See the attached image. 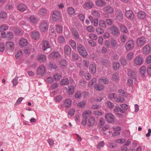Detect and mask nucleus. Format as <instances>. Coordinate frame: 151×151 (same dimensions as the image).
Masks as SVG:
<instances>
[{
  "label": "nucleus",
  "instance_id": "nucleus-1",
  "mask_svg": "<svg viewBox=\"0 0 151 151\" xmlns=\"http://www.w3.org/2000/svg\"><path fill=\"white\" fill-rule=\"evenodd\" d=\"M77 50L79 54L83 58H86L87 57L88 53L83 45L80 44L78 45Z\"/></svg>",
  "mask_w": 151,
  "mask_h": 151
},
{
  "label": "nucleus",
  "instance_id": "nucleus-2",
  "mask_svg": "<svg viewBox=\"0 0 151 151\" xmlns=\"http://www.w3.org/2000/svg\"><path fill=\"white\" fill-rule=\"evenodd\" d=\"M147 42V39L143 37H139L137 41V45L140 47H141Z\"/></svg>",
  "mask_w": 151,
  "mask_h": 151
},
{
  "label": "nucleus",
  "instance_id": "nucleus-3",
  "mask_svg": "<svg viewBox=\"0 0 151 151\" xmlns=\"http://www.w3.org/2000/svg\"><path fill=\"white\" fill-rule=\"evenodd\" d=\"M70 30L71 32L73 38L76 40H78L79 39L80 35L79 34L76 28L74 27H71L70 29Z\"/></svg>",
  "mask_w": 151,
  "mask_h": 151
},
{
  "label": "nucleus",
  "instance_id": "nucleus-4",
  "mask_svg": "<svg viewBox=\"0 0 151 151\" xmlns=\"http://www.w3.org/2000/svg\"><path fill=\"white\" fill-rule=\"evenodd\" d=\"M116 19L117 20L121 21L123 19V15L120 9H118L115 11Z\"/></svg>",
  "mask_w": 151,
  "mask_h": 151
},
{
  "label": "nucleus",
  "instance_id": "nucleus-5",
  "mask_svg": "<svg viewBox=\"0 0 151 151\" xmlns=\"http://www.w3.org/2000/svg\"><path fill=\"white\" fill-rule=\"evenodd\" d=\"M47 22V21L44 20L40 24L39 27L41 31L44 32L47 30L48 26Z\"/></svg>",
  "mask_w": 151,
  "mask_h": 151
},
{
  "label": "nucleus",
  "instance_id": "nucleus-6",
  "mask_svg": "<svg viewBox=\"0 0 151 151\" xmlns=\"http://www.w3.org/2000/svg\"><path fill=\"white\" fill-rule=\"evenodd\" d=\"M52 19L53 21H57L59 20L61 17L60 13L58 11H55L52 13Z\"/></svg>",
  "mask_w": 151,
  "mask_h": 151
},
{
  "label": "nucleus",
  "instance_id": "nucleus-7",
  "mask_svg": "<svg viewBox=\"0 0 151 151\" xmlns=\"http://www.w3.org/2000/svg\"><path fill=\"white\" fill-rule=\"evenodd\" d=\"M105 118L106 121L109 123H113L115 119L114 116L111 113H107L105 116Z\"/></svg>",
  "mask_w": 151,
  "mask_h": 151
},
{
  "label": "nucleus",
  "instance_id": "nucleus-8",
  "mask_svg": "<svg viewBox=\"0 0 151 151\" xmlns=\"http://www.w3.org/2000/svg\"><path fill=\"white\" fill-rule=\"evenodd\" d=\"M134 46V42L133 40H130L126 43L125 47L127 50H130Z\"/></svg>",
  "mask_w": 151,
  "mask_h": 151
},
{
  "label": "nucleus",
  "instance_id": "nucleus-9",
  "mask_svg": "<svg viewBox=\"0 0 151 151\" xmlns=\"http://www.w3.org/2000/svg\"><path fill=\"white\" fill-rule=\"evenodd\" d=\"M143 59L140 55L137 56L134 60V63L136 65L140 66L143 63Z\"/></svg>",
  "mask_w": 151,
  "mask_h": 151
},
{
  "label": "nucleus",
  "instance_id": "nucleus-10",
  "mask_svg": "<svg viewBox=\"0 0 151 151\" xmlns=\"http://www.w3.org/2000/svg\"><path fill=\"white\" fill-rule=\"evenodd\" d=\"M60 56V54L57 51H53L50 54V58L55 60L57 59Z\"/></svg>",
  "mask_w": 151,
  "mask_h": 151
},
{
  "label": "nucleus",
  "instance_id": "nucleus-11",
  "mask_svg": "<svg viewBox=\"0 0 151 151\" xmlns=\"http://www.w3.org/2000/svg\"><path fill=\"white\" fill-rule=\"evenodd\" d=\"M101 63L102 65L106 67H110L111 65V62L109 59L103 58L101 60Z\"/></svg>",
  "mask_w": 151,
  "mask_h": 151
},
{
  "label": "nucleus",
  "instance_id": "nucleus-12",
  "mask_svg": "<svg viewBox=\"0 0 151 151\" xmlns=\"http://www.w3.org/2000/svg\"><path fill=\"white\" fill-rule=\"evenodd\" d=\"M110 30L113 35H117L119 34V30L117 27L115 25L111 26Z\"/></svg>",
  "mask_w": 151,
  "mask_h": 151
},
{
  "label": "nucleus",
  "instance_id": "nucleus-13",
  "mask_svg": "<svg viewBox=\"0 0 151 151\" xmlns=\"http://www.w3.org/2000/svg\"><path fill=\"white\" fill-rule=\"evenodd\" d=\"M125 15L126 17L129 19H132L134 18V15L133 12L131 10L126 11Z\"/></svg>",
  "mask_w": 151,
  "mask_h": 151
},
{
  "label": "nucleus",
  "instance_id": "nucleus-14",
  "mask_svg": "<svg viewBox=\"0 0 151 151\" xmlns=\"http://www.w3.org/2000/svg\"><path fill=\"white\" fill-rule=\"evenodd\" d=\"M64 54L67 55H70L71 54V49L68 45H66L64 48Z\"/></svg>",
  "mask_w": 151,
  "mask_h": 151
},
{
  "label": "nucleus",
  "instance_id": "nucleus-15",
  "mask_svg": "<svg viewBox=\"0 0 151 151\" xmlns=\"http://www.w3.org/2000/svg\"><path fill=\"white\" fill-rule=\"evenodd\" d=\"M59 64L61 68L64 69L67 68L68 62L64 59H62L60 61Z\"/></svg>",
  "mask_w": 151,
  "mask_h": 151
},
{
  "label": "nucleus",
  "instance_id": "nucleus-16",
  "mask_svg": "<svg viewBox=\"0 0 151 151\" xmlns=\"http://www.w3.org/2000/svg\"><path fill=\"white\" fill-rule=\"evenodd\" d=\"M127 75L129 76V78L133 79H136V73L132 70H128Z\"/></svg>",
  "mask_w": 151,
  "mask_h": 151
},
{
  "label": "nucleus",
  "instance_id": "nucleus-17",
  "mask_svg": "<svg viewBox=\"0 0 151 151\" xmlns=\"http://www.w3.org/2000/svg\"><path fill=\"white\" fill-rule=\"evenodd\" d=\"M27 8V6L23 4H19L17 6L18 9L22 12L26 10Z\"/></svg>",
  "mask_w": 151,
  "mask_h": 151
},
{
  "label": "nucleus",
  "instance_id": "nucleus-18",
  "mask_svg": "<svg viewBox=\"0 0 151 151\" xmlns=\"http://www.w3.org/2000/svg\"><path fill=\"white\" fill-rule=\"evenodd\" d=\"M45 66H41L39 67L37 70V73L38 75H43L45 73Z\"/></svg>",
  "mask_w": 151,
  "mask_h": 151
},
{
  "label": "nucleus",
  "instance_id": "nucleus-19",
  "mask_svg": "<svg viewBox=\"0 0 151 151\" xmlns=\"http://www.w3.org/2000/svg\"><path fill=\"white\" fill-rule=\"evenodd\" d=\"M96 122V120L93 116L90 117L88 119V125L89 127H91L93 126Z\"/></svg>",
  "mask_w": 151,
  "mask_h": 151
},
{
  "label": "nucleus",
  "instance_id": "nucleus-20",
  "mask_svg": "<svg viewBox=\"0 0 151 151\" xmlns=\"http://www.w3.org/2000/svg\"><path fill=\"white\" fill-rule=\"evenodd\" d=\"M37 58L38 61L40 63L45 62L46 60V56L42 54L38 55Z\"/></svg>",
  "mask_w": 151,
  "mask_h": 151
},
{
  "label": "nucleus",
  "instance_id": "nucleus-21",
  "mask_svg": "<svg viewBox=\"0 0 151 151\" xmlns=\"http://www.w3.org/2000/svg\"><path fill=\"white\" fill-rule=\"evenodd\" d=\"M96 66L95 64L90 65L89 66V71L91 74H94L96 72Z\"/></svg>",
  "mask_w": 151,
  "mask_h": 151
},
{
  "label": "nucleus",
  "instance_id": "nucleus-22",
  "mask_svg": "<svg viewBox=\"0 0 151 151\" xmlns=\"http://www.w3.org/2000/svg\"><path fill=\"white\" fill-rule=\"evenodd\" d=\"M30 20V22H32L34 24L37 23L38 21V19L34 15L30 16L28 18Z\"/></svg>",
  "mask_w": 151,
  "mask_h": 151
},
{
  "label": "nucleus",
  "instance_id": "nucleus-23",
  "mask_svg": "<svg viewBox=\"0 0 151 151\" xmlns=\"http://www.w3.org/2000/svg\"><path fill=\"white\" fill-rule=\"evenodd\" d=\"M146 68L145 66L141 67L140 69V71L141 74V76L142 78H145L146 74Z\"/></svg>",
  "mask_w": 151,
  "mask_h": 151
},
{
  "label": "nucleus",
  "instance_id": "nucleus-24",
  "mask_svg": "<svg viewBox=\"0 0 151 151\" xmlns=\"http://www.w3.org/2000/svg\"><path fill=\"white\" fill-rule=\"evenodd\" d=\"M150 49L149 45H146L143 48V53L145 55L148 54L150 53Z\"/></svg>",
  "mask_w": 151,
  "mask_h": 151
},
{
  "label": "nucleus",
  "instance_id": "nucleus-25",
  "mask_svg": "<svg viewBox=\"0 0 151 151\" xmlns=\"http://www.w3.org/2000/svg\"><path fill=\"white\" fill-rule=\"evenodd\" d=\"M28 44V42L26 39H21L19 42V45L22 47L26 46Z\"/></svg>",
  "mask_w": 151,
  "mask_h": 151
},
{
  "label": "nucleus",
  "instance_id": "nucleus-26",
  "mask_svg": "<svg viewBox=\"0 0 151 151\" xmlns=\"http://www.w3.org/2000/svg\"><path fill=\"white\" fill-rule=\"evenodd\" d=\"M83 5L84 6V8L87 9H90L93 7V4L92 1H88L84 3Z\"/></svg>",
  "mask_w": 151,
  "mask_h": 151
},
{
  "label": "nucleus",
  "instance_id": "nucleus-27",
  "mask_svg": "<svg viewBox=\"0 0 151 151\" xmlns=\"http://www.w3.org/2000/svg\"><path fill=\"white\" fill-rule=\"evenodd\" d=\"M50 45L47 41L45 40L43 41L42 49L44 51L45 50L47 49L50 48Z\"/></svg>",
  "mask_w": 151,
  "mask_h": 151
},
{
  "label": "nucleus",
  "instance_id": "nucleus-28",
  "mask_svg": "<svg viewBox=\"0 0 151 151\" xmlns=\"http://www.w3.org/2000/svg\"><path fill=\"white\" fill-rule=\"evenodd\" d=\"M40 33L38 32H33L32 33L31 36L32 38L35 40L39 39L40 38Z\"/></svg>",
  "mask_w": 151,
  "mask_h": 151
},
{
  "label": "nucleus",
  "instance_id": "nucleus-29",
  "mask_svg": "<svg viewBox=\"0 0 151 151\" xmlns=\"http://www.w3.org/2000/svg\"><path fill=\"white\" fill-rule=\"evenodd\" d=\"M138 17L141 19H144L146 16V13L143 11H140L137 13Z\"/></svg>",
  "mask_w": 151,
  "mask_h": 151
},
{
  "label": "nucleus",
  "instance_id": "nucleus-30",
  "mask_svg": "<svg viewBox=\"0 0 151 151\" xmlns=\"http://www.w3.org/2000/svg\"><path fill=\"white\" fill-rule=\"evenodd\" d=\"M94 88L96 91H100L104 89V86L101 84H96L94 86Z\"/></svg>",
  "mask_w": 151,
  "mask_h": 151
},
{
  "label": "nucleus",
  "instance_id": "nucleus-31",
  "mask_svg": "<svg viewBox=\"0 0 151 151\" xmlns=\"http://www.w3.org/2000/svg\"><path fill=\"white\" fill-rule=\"evenodd\" d=\"M71 104V101L69 99H65L64 103V106L65 107H70Z\"/></svg>",
  "mask_w": 151,
  "mask_h": 151
},
{
  "label": "nucleus",
  "instance_id": "nucleus-32",
  "mask_svg": "<svg viewBox=\"0 0 151 151\" xmlns=\"http://www.w3.org/2000/svg\"><path fill=\"white\" fill-rule=\"evenodd\" d=\"M104 10L108 13H111L113 12L114 9L111 6H107L104 8Z\"/></svg>",
  "mask_w": 151,
  "mask_h": 151
},
{
  "label": "nucleus",
  "instance_id": "nucleus-33",
  "mask_svg": "<svg viewBox=\"0 0 151 151\" xmlns=\"http://www.w3.org/2000/svg\"><path fill=\"white\" fill-rule=\"evenodd\" d=\"M96 5L99 6H103L105 5L106 2L102 0H97L96 1Z\"/></svg>",
  "mask_w": 151,
  "mask_h": 151
},
{
  "label": "nucleus",
  "instance_id": "nucleus-34",
  "mask_svg": "<svg viewBox=\"0 0 151 151\" xmlns=\"http://www.w3.org/2000/svg\"><path fill=\"white\" fill-rule=\"evenodd\" d=\"M110 43L113 48L114 49H116L117 48V43L116 40L112 39L110 41Z\"/></svg>",
  "mask_w": 151,
  "mask_h": 151
},
{
  "label": "nucleus",
  "instance_id": "nucleus-35",
  "mask_svg": "<svg viewBox=\"0 0 151 151\" xmlns=\"http://www.w3.org/2000/svg\"><path fill=\"white\" fill-rule=\"evenodd\" d=\"M115 98V101L116 102L122 103L123 102L124 100V97L118 96L117 95Z\"/></svg>",
  "mask_w": 151,
  "mask_h": 151
},
{
  "label": "nucleus",
  "instance_id": "nucleus-36",
  "mask_svg": "<svg viewBox=\"0 0 151 151\" xmlns=\"http://www.w3.org/2000/svg\"><path fill=\"white\" fill-rule=\"evenodd\" d=\"M91 113V111L89 110L84 111L83 114V119H86V120H87L88 117L90 115L89 114Z\"/></svg>",
  "mask_w": 151,
  "mask_h": 151
},
{
  "label": "nucleus",
  "instance_id": "nucleus-37",
  "mask_svg": "<svg viewBox=\"0 0 151 151\" xmlns=\"http://www.w3.org/2000/svg\"><path fill=\"white\" fill-rule=\"evenodd\" d=\"M99 25L100 27L103 28H106V25L105 22L103 20H100L99 22Z\"/></svg>",
  "mask_w": 151,
  "mask_h": 151
},
{
  "label": "nucleus",
  "instance_id": "nucleus-38",
  "mask_svg": "<svg viewBox=\"0 0 151 151\" xmlns=\"http://www.w3.org/2000/svg\"><path fill=\"white\" fill-rule=\"evenodd\" d=\"M69 44L74 50L76 48V42L73 40H70L69 41Z\"/></svg>",
  "mask_w": 151,
  "mask_h": 151
},
{
  "label": "nucleus",
  "instance_id": "nucleus-39",
  "mask_svg": "<svg viewBox=\"0 0 151 151\" xmlns=\"http://www.w3.org/2000/svg\"><path fill=\"white\" fill-rule=\"evenodd\" d=\"M121 31L122 32L127 33L128 30L124 24H122L120 26Z\"/></svg>",
  "mask_w": 151,
  "mask_h": 151
},
{
  "label": "nucleus",
  "instance_id": "nucleus-40",
  "mask_svg": "<svg viewBox=\"0 0 151 151\" xmlns=\"http://www.w3.org/2000/svg\"><path fill=\"white\" fill-rule=\"evenodd\" d=\"M69 83V80L68 78H65L61 80L60 84L61 85H67Z\"/></svg>",
  "mask_w": 151,
  "mask_h": 151
},
{
  "label": "nucleus",
  "instance_id": "nucleus-41",
  "mask_svg": "<svg viewBox=\"0 0 151 151\" xmlns=\"http://www.w3.org/2000/svg\"><path fill=\"white\" fill-rule=\"evenodd\" d=\"M49 67L51 69H56L58 66L56 63L55 62H50L49 64Z\"/></svg>",
  "mask_w": 151,
  "mask_h": 151
},
{
  "label": "nucleus",
  "instance_id": "nucleus-42",
  "mask_svg": "<svg viewBox=\"0 0 151 151\" xmlns=\"http://www.w3.org/2000/svg\"><path fill=\"white\" fill-rule=\"evenodd\" d=\"M14 35L12 33L10 32H8L6 34V37L9 40H11L13 37Z\"/></svg>",
  "mask_w": 151,
  "mask_h": 151
},
{
  "label": "nucleus",
  "instance_id": "nucleus-43",
  "mask_svg": "<svg viewBox=\"0 0 151 151\" xmlns=\"http://www.w3.org/2000/svg\"><path fill=\"white\" fill-rule=\"evenodd\" d=\"M106 104L107 107L110 109H112L114 106V104L109 101H107Z\"/></svg>",
  "mask_w": 151,
  "mask_h": 151
},
{
  "label": "nucleus",
  "instance_id": "nucleus-44",
  "mask_svg": "<svg viewBox=\"0 0 151 151\" xmlns=\"http://www.w3.org/2000/svg\"><path fill=\"white\" fill-rule=\"evenodd\" d=\"M13 46L14 44L13 42H6V46L8 49L12 50Z\"/></svg>",
  "mask_w": 151,
  "mask_h": 151
},
{
  "label": "nucleus",
  "instance_id": "nucleus-45",
  "mask_svg": "<svg viewBox=\"0 0 151 151\" xmlns=\"http://www.w3.org/2000/svg\"><path fill=\"white\" fill-rule=\"evenodd\" d=\"M56 31L59 33H61L63 31V27L59 25H56Z\"/></svg>",
  "mask_w": 151,
  "mask_h": 151
},
{
  "label": "nucleus",
  "instance_id": "nucleus-46",
  "mask_svg": "<svg viewBox=\"0 0 151 151\" xmlns=\"http://www.w3.org/2000/svg\"><path fill=\"white\" fill-rule=\"evenodd\" d=\"M116 96L117 94L115 93H109L108 95V98L110 100L114 99H115Z\"/></svg>",
  "mask_w": 151,
  "mask_h": 151
},
{
  "label": "nucleus",
  "instance_id": "nucleus-47",
  "mask_svg": "<svg viewBox=\"0 0 151 151\" xmlns=\"http://www.w3.org/2000/svg\"><path fill=\"white\" fill-rule=\"evenodd\" d=\"M74 91V87L73 86H71L68 87V92L69 95H72Z\"/></svg>",
  "mask_w": 151,
  "mask_h": 151
},
{
  "label": "nucleus",
  "instance_id": "nucleus-48",
  "mask_svg": "<svg viewBox=\"0 0 151 151\" xmlns=\"http://www.w3.org/2000/svg\"><path fill=\"white\" fill-rule=\"evenodd\" d=\"M68 14L70 15H72L74 14V9L72 7H69L67 9Z\"/></svg>",
  "mask_w": 151,
  "mask_h": 151
},
{
  "label": "nucleus",
  "instance_id": "nucleus-49",
  "mask_svg": "<svg viewBox=\"0 0 151 151\" xmlns=\"http://www.w3.org/2000/svg\"><path fill=\"white\" fill-rule=\"evenodd\" d=\"M88 36L91 39L93 40H96L98 38V36L92 33L89 34Z\"/></svg>",
  "mask_w": 151,
  "mask_h": 151
},
{
  "label": "nucleus",
  "instance_id": "nucleus-50",
  "mask_svg": "<svg viewBox=\"0 0 151 151\" xmlns=\"http://www.w3.org/2000/svg\"><path fill=\"white\" fill-rule=\"evenodd\" d=\"M72 56L74 60H78L79 58V56L78 54L73 52L72 54Z\"/></svg>",
  "mask_w": 151,
  "mask_h": 151
},
{
  "label": "nucleus",
  "instance_id": "nucleus-51",
  "mask_svg": "<svg viewBox=\"0 0 151 151\" xmlns=\"http://www.w3.org/2000/svg\"><path fill=\"white\" fill-rule=\"evenodd\" d=\"M46 13V10L44 8L42 9L39 10V13L41 15L44 16Z\"/></svg>",
  "mask_w": 151,
  "mask_h": 151
},
{
  "label": "nucleus",
  "instance_id": "nucleus-52",
  "mask_svg": "<svg viewBox=\"0 0 151 151\" xmlns=\"http://www.w3.org/2000/svg\"><path fill=\"white\" fill-rule=\"evenodd\" d=\"M104 28H101L100 27H98L96 29V31L98 34H103L104 32Z\"/></svg>",
  "mask_w": 151,
  "mask_h": 151
},
{
  "label": "nucleus",
  "instance_id": "nucleus-53",
  "mask_svg": "<svg viewBox=\"0 0 151 151\" xmlns=\"http://www.w3.org/2000/svg\"><path fill=\"white\" fill-rule=\"evenodd\" d=\"M86 104V102L83 101L80 102L77 104V106L80 108H83L84 107Z\"/></svg>",
  "mask_w": 151,
  "mask_h": 151
},
{
  "label": "nucleus",
  "instance_id": "nucleus-54",
  "mask_svg": "<svg viewBox=\"0 0 151 151\" xmlns=\"http://www.w3.org/2000/svg\"><path fill=\"white\" fill-rule=\"evenodd\" d=\"M8 27L7 25L3 24L0 26V31L6 30L8 29Z\"/></svg>",
  "mask_w": 151,
  "mask_h": 151
},
{
  "label": "nucleus",
  "instance_id": "nucleus-55",
  "mask_svg": "<svg viewBox=\"0 0 151 151\" xmlns=\"http://www.w3.org/2000/svg\"><path fill=\"white\" fill-rule=\"evenodd\" d=\"M134 54L132 52H130L128 53L126 56V58L127 60H131L132 59Z\"/></svg>",
  "mask_w": 151,
  "mask_h": 151
},
{
  "label": "nucleus",
  "instance_id": "nucleus-56",
  "mask_svg": "<svg viewBox=\"0 0 151 151\" xmlns=\"http://www.w3.org/2000/svg\"><path fill=\"white\" fill-rule=\"evenodd\" d=\"M120 61L122 65H126L127 62L125 58H120Z\"/></svg>",
  "mask_w": 151,
  "mask_h": 151
},
{
  "label": "nucleus",
  "instance_id": "nucleus-57",
  "mask_svg": "<svg viewBox=\"0 0 151 151\" xmlns=\"http://www.w3.org/2000/svg\"><path fill=\"white\" fill-rule=\"evenodd\" d=\"M22 52L21 51H19L16 55V58L17 59H19L22 57Z\"/></svg>",
  "mask_w": 151,
  "mask_h": 151
},
{
  "label": "nucleus",
  "instance_id": "nucleus-58",
  "mask_svg": "<svg viewBox=\"0 0 151 151\" xmlns=\"http://www.w3.org/2000/svg\"><path fill=\"white\" fill-rule=\"evenodd\" d=\"M119 67V64L118 63L115 62L113 64V67L115 70H116Z\"/></svg>",
  "mask_w": 151,
  "mask_h": 151
},
{
  "label": "nucleus",
  "instance_id": "nucleus-59",
  "mask_svg": "<svg viewBox=\"0 0 151 151\" xmlns=\"http://www.w3.org/2000/svg\"><path fill=\"white\" fill-rule=\"evenodd\" d=\"M54 79L56 80L57 81H58L60 80V79L61 78V76L59 74H56L54 76Z\"/></svg>",
  "mask_w": 151,
  "mask_h": 151
},
{
  "label": "nucleus",
  "instance_id": "nucleus-60",
  "mask_svg": "<svg viewBox=\"0 0 151 151\" xmlns=\"http://www.w3.org/2000/svg\"><path fill=\"white\" fill-rule=\"evenodd\" d=\"M13 30L15 34L17 35L19 34L21 32V31L17 27H14L13 28Z\"/></svg>",
  "mask_w": 151,
  "mask_h": 151
},
{
  "label": "nucleus",
  "instance_id": "nucleus-61",
  "mask_svg": "<svg viewBox=\"0 0 151 151\" xmlns=\"http://www.w3.org/2000/svg\"><path fill=\"white\" fill-rule=\"evenodd\" d=\"M133 80L132 79L128 78L127 80V83L130 86H131L133 85Z\"/></svg>",
  "mask_w": 151,
  "mask_h": 151
},
{
  "label": "nucleus",
  "instance_id": "nucleus-62",
  "mask_svg": "<svg viewBox=\"0 0 151 151\" xmlns=\"http://www.w3.org/2000/svg\"><path fill=\"white\" fill-rule=\"evenodd\" d=\"M78 17L81 21L83 22H84L85 19V16L83 14H80L78 15Z\"/></svg>",
  "mask_w": 151,
  "mask_h": 151
},
{
  "label": "nucleus",
  "instance_id": "nucleus-63",
  "mask_svg": "<svg viewBox=\"0 0 151 151\" xmlns=\"http://www.w3.org/2000/svg\"><path fill=\"white\" fill-rule=\"evenodd\" d=\"M105 145V143L103 141H102L99 142L97 145V148H100L101 147H102L104 146Z\"/></svg>",
  "mask_w": 151,
  "mask_h": 151
},
{
  "label": "nucleus",
  "instance_id": "nucleus-64",
  "mask_svg": "<svg viewBox=\"0 0 151 151\" xmlns=\"http://www.w3.org/2000/svg\"><path fill=\"white\" fill-rule=\"evenodd\" d=\"M46 81L48 83H51L54 81V79L52 77H50L47 78Z\"/></svg>",
  "mask_w": 151,
  "mask_h": 151
}]
</instances>
